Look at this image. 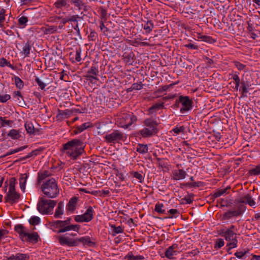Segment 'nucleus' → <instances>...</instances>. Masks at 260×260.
Here are the masks:
<instances>
[{"label": "nucleus", "instance_id": "obj_1", "mask_svg": "<svg viewBox=\"0 0 260 260\" xmlns=\"http://www.w3.org/2000/svg\"><path fill=\"white\" fill-rule=\"evenodd\" d=\"M84 143L81 140L74 139L63 144L61 150L73 159H76L84 152Z\"/></svg>", "mask_w": 260, "mask_h": 260}, {"label": "nucleus", "instance_id": "obj_2", "mask_svg": "<svg viewBox=\"0 0 260 260\" xmlns=\"http://www.w3.org/2000/svg\"><path fill=\"white\" fill-rule=\"evenodd\" d=\"M41 189L43 193L49 198H55L59 193L57 183L53 178L45 180L41 185Z\"/></svg>", "mask_w": 260, "mask_h": 260}, {"label": "nucleus", "instance_id": "obj_3", "mask_svg": "<svg viewBox=\"0 0 260 260\" xmlns=\"http://www.w3.org/2000/svg\"><path fill=\"white\" fill-rule=\"evenodd\" d=\"M71 218L68 217L65 220H55L51 223V226L55 229H58L57 233H64L70 231H74L78 232L80 225L78 224H71Z\"/></svg>", "mask_w": 260, "mask_h": 260}, {"label": "nucleus", "instance_id": "obj_4", "mask_svg": "<svg viewBox=\"0 0 260 260\" xmlns=\"http://www.w3.org/2000/svg\"><path fill=\"white\" fill-rule=\"evenodd\" d=\"M56 201L48 200L41 198L37 205L38 210L42 214H52L53 209L56 205Z\"/></svg>", "mask_w": 260, "mask_h": 260}, {"label": "nucleus", "instance_id": "obj_5", "mask_svg": "<svg viewBox=\"0 0 260 260\" xmlns=\"http://www.w3.org/2000/svg\"><path fill=\"white\" fill-rule=\"evenodd\" d=\"M77 234H66L58 237V240L59 244L62 246L69 247L77 246V238H75Z\"/></svg>", "mask_w": 260, "mask_h": 260}, {"label": "nucleus", "instance_id": "obj_6", "mask_svg": "<svg viewBox=\"0 0 260 260\" xmlns=\"http://www.w3.org/2000/svg\"><path fill=\"white\" fill-rule=\"evenodd\" d=\"M136 120V117L132 113H123L119 118L118 126L127 128Z\"/></svg>", "mask_w": 260, "mask_h": 260}, {"label": "nucleus", "instance_id": "obj_7", "mask_svg": "<svg viewBox=\"0 0 260 260\" xmlns=\"http://www.w3.org/2000/svg\"><path fill=\"white\" fill-rule=\"evenodd\" d=\"M104 138L106 142L115 144L120 141H124L126 138L122 132L118 130H114L112 133L107 134Z\"/></svg>", "mask_w": 260, "mask_h": 260}, {"label": "nucleus", "instance_id": "obj_8", "mask_svg": "<svg viewBox=\"0 0 260 260\" xmlns=\"http://www.w3.org/2000/svg\"><path fill=\"white\" fill-rule=\"evenodd\" d=\"M159 130V123L154 119L147 118V138L157 136Z\"/></svg>", "mask_w": 260, "mask_h": 260}, {"label": "nucleus", "instance_id": "obj_9", "mask_svg": "<svg viewBox=\"0 0 260 260\" xmlns=\"http://www.w3.org/2000/svg\"><path fill=\"white\" fill-rule=\"evenodd\" d=\"M84 16H80L78 15H71L70 23L72 27L76 31L77 36H81L80 26L83 25Z\"/></svg>", "mask_w": 260, "mask_h": 260}, {"label": "nucleus", "instance_id": "obj_10", "mask_svg": "<svg viewBox=\"0 0 260 260\" xmlns=\"http://www.w3.org/2000/svg\"><path fill=\"white\" fill-rule=\"evenodd\" d=\"M181 102L182 107L180 109L181 113H184L189 110L192 108L193 102L188 96H179V101Z\"/></svg>", "mask_w": 260, "mask_h": 260}, {"label": "nucleus", "instance_id": "obj_11", "mask_svg": "<svg viewBox=\"0 0 260 260\" xmlns=\"http://www.w3.org/2000/svg\"><path fill=\"white\" fill-rule=\"evenodd\" d=\"M20 197V194L17 192L16 189H9L4 198L5 202L13 205L19 202Z\"/></svg>", "mask_w": 260, "mask_h": 260}, {"label": "nucleus", "instance_id": "obj_12", "mask_svg": "<svg viewBox=\"0 0 260 260\" xmlns=\"http://www.w3.org/2000/svg\"><path fill=\"white\" fill-rule=\"evenodd\" d=\"M99 72L98 68L96 66L92 64L90 69L87 72L86 74L84 75V77L87 80L92 82L93 80H99L97 77L98 75H99Z\"/></svg>", "mask_w": 260, "mask_h": 260}, {"label": "nucleus", "instance_id": "obj_13", "mask_svg": "<svg viewBox=\"0 0 260 260\" xmlns=\"http://www.w3.org/2000/svg\"><path fill=\"white\" fill-rule=\"evenodd\" d=\"M237 203L239 204H248L251 207H254L256 205L255 202L252 198L250 193L245 194L240 197L237 200Z\"/></svg>", "mask_w": 260, "mask_h": 260}, {"label": "nucleus", "instance_id": "obj_14", "mask_svg": "<svg viewBox=\"0 0 260 260\" xmlns=\"http://www.w3.org/2000/svg\"><path fill=\"white\" fill-rule=\"evenodd\" d=\"M219 234L223 237L227 241H231L237 239V234L234 231H226L224 229H221L219 231Z\"/></svg>", "mask_w": 260, "mask_h": 260}, {"label": "nucleus", "instance_id": "obj_15", "mask_svg": "<svg viewBox=\"0 0 260 260\" xmlns=\"http://www.w3.org/2000/svg\"><path fill=\"white\" fill-rule=\"evenodd\" d=\"M39 235L37 232H34L30 233L27 232L23 241L36 244L39 241Z\"/></svg>", "mask_w": 260, "mask_h": 260}, {"label": "nucleus", "instance_id": "obj_16", "mask_svg": "<svg viewBox=\"0 0 260 260\" xmlns=\"http://www.w3.org/2000/svg\"><path fill=\"white\" fill-rule=\"evenodd\" d=\"M186 172L182 169L172 171V179L174 180H182L186 177Z\"/></svg>", "mask_w": 260, "mask_h": 260}, {"label": "nucleus", "instance_id": "obj_17", "mask_svg": "<svg viewBox=\"0 0 260 260\" xmlns=\"http://www.w3.org/2000/svg\"><path fill=\"white\" fill-rule=\"evenodd\" d=\"M78 198H72L66 206V211L68 213H73L76 209Z\"/></svg>", "mask_w": 260, "mask_h": 260}, {"label": "nucleus", "instance_id": "obj_18", "mask_svg": "<svg viewBox=\"0 0 260 260\" xmlns=\"http://www.w3.org/2000/svg\"><path fill=\"white\" fill-rule=\"evenodd\" d=\"M73 113V110L66 109L65 110H58L56 118L58 120L68 118Z\"/></svg>", "mask_w": 260, "mask_h": 260}, {"label": "nucleus", "instance_id": "obj_19", "mask_svg": "<svg viewBox=\"0 0 260 260\" xmlns=\"http://www.w3.org/2000/svg\"><path fill=\"white\" fill-rule=\"evenodd\" d=\"M164 102L156 103L150 107L147 110L148 111V114L155 115L156 112L159 110L164 108Z\"/></svg>", "mask_w": 260, "mask_h": 260}, {"label": "nucleus", "instance_id": "obj_20", "mask_svg": "<svg viewBox=\"0 0 260 260\" xmlns=\"http://www.w3.org/2000/svg\"><path fill=\"white\" fill-rule=\"evenodd\" d=\"M178 248L177 244H174L169 247L165 252V256L168 258H172L174 255L177 254V251L175 249Z\"/></svg>", "mask_w": 260, "mask_h": 260}, {"label": "nucleus", "instance_id": "obj_21", "mask_svg": "<svg viewBox=\"0 0 260 260\" xmlns=\"http://www.w3.org/2000/svg\"><path fill=\"white\" fill-rule=\"evenodd\" d=\"M8 260H28L29 258L28 254L18 253L16 255L12 254L9 256H6Z\"/></svg>", "mask_w": 260, "mask_h": 260}, {"label": "nucleus", "instance_id": "obj_22", "mask_svg": "<svg viewBox=\"0 0 260 260\" xmlns=\"http://www.w3.org/2000/svg\"><path fill=\"white\" fill-rule=\"evenodd\" d=\"M64 213V204L60 201L58 203L57 208L55 209L54 217L55 218H61Z\"/></svg>", "mask_w": 260, "mask_h": 260}, {"label": "nucleus", "instance_id": "obj_23", "mask_svg": "<svg viewBox=\"0 0 260 260\" xmlns=\"http://www.w3.org/2000/svg\"><path fill=\"white\" fill-rule=\"evenodd\" d=\"M147 81L149 82V83L147 84V87L151 88V90L157 88L156 85L158 83V78L156 75H152L151 78H150L149 80H147Z\"/></svg>", "mask_w": 260, "mask_h": 260}, {"label": "nucleus", "instance_id": "obj_24", "mask_svg": "<svg viewBox=\"0 0 260 260\" xmlns=\"http://www.w3.org/2000/svg\"><path fill=\"white\" fill-rule=\"evenodd\" d=\"M14 230L19 235L20 239L23 240L24 237L27 232L24 226L21 224H18L15 226Z\"/></svg>", "mask_w": 260, "mask_h": 260}, {"label": "nucleus", "instance_id": "obj_25", "mask_svg": "<svg viewBox=\"0 0 260 260\" xmlns=\"http://www.w3.org/2000/svg\"><path fill=\"white\" fill-rule=\"evenodd\" d=\"M24 126L27 133L30 135H36L39 132V130L36 129L33 124L30 122L27 121L25 123Z\"/></svg>", "mask_w": 260, "mask_h": 260}, {"label": "nucleus", "instance_id": "obj_26", "mask_svg": "<svg viewBox=\"0 0 260 260\" xmlns=\"http://www.w3.org/2000/svg\"><path fill=\"white\" fill-rule=\"evenodd\" d=\"M82 215L85 222H89L91 221L93 219V210L92 207H89L86 212Z\"/></svg>", "mask_w": 260, "mask_h": 260}, {"label": "nucleus", "instance_id": "obj_27", "mask_svg": "<svg viewBox=\"0 0 260 260\" xmlns=\"http://www.w3.org/2000/svg\"><path fill=\"white\" fill-rule=\"evenodd\" d=\"M51 174L48 171H44L42 172H39L38 173L37 183L40 184L41 182L46 180V179L50 176Z\"/></svg>", "mask_w": 260, "mask_h": 260}, {"label": "nucleus", "instance_id": "obj_28", "mask_svg": "<svg viewBox=\"0 0 260 260\" xmlns=\"http://www.w3.org/2000/svg\"><path fill=\"white\" fill-rule=\"evenodd\" d=\"M239 216L238 213L235 210H229L225 212L222 216V219L224 220H229L234 217Z\"/></svg>", "mask_w": 260, "mask_h": 260}, {"label": "nucleus", "instance_id": "obj_29", "mask_svg": "<svg viewBox=\"0 0 260 260\" xmlns=\"http://www.w3.org/2000/svg\"><path fill=\"white\" fill-rule=\"evenodd\" d=\"M80 243H82L83 245L91 246L94 244V242L91 241L89 237H84L81 238H77V246L79 245Z\"/></svg>", "mask_w": 260, "mask_h": 260}, {"label": "nucleus", "instance_id": "obj_30", "mask_svg": "<svg viewBox=\"0 0 260 260\" xmlns=\"http://www.w3.org/2000/svg\"><path fill=\"white\" fill-rule=\"evenodd\" d=\"M175 84H176V83H175V84H170L169 85H165L164 86H162V87L161 88H159V89H157L156 91H155L154 92V93H153L154 95L153 96L151 97L150 96L149 98L150 99V98L155 99V98H157L159 97L160 95H158V93H159L160 92H162L163 91L167 90L170 87L173 86Z\"/></svg>", "mask_w": 260, "mask_h": 260}, {"label": "nucleus", "instance_id": "obj_31", "mask_svg": "<svg viewBox=\"0 0 260 260\" xmlns=\"http://www.w3.org/2000/svg\"><path fill=\"white\" fill-rule=\"evenodd\" d=\"M8 136L10 137L12 139L17 140L19 139L21 136L18 130L12 129L9 132Z\"/></svg>", "mask_w": 260, "mask_h": 260}, {"label": "nucleus", "instance_id": "obj_32", "mask_svg": "<svg viewBox=\"0 0 260 260\" xmlns=\"http://www.w3.org/2000/svg\"><path fill=\"white\" fill-rule=\"evenodd\" d=\"M28 176L26 174H21L19 178V185L21 189L24 191Z\"/></svg>", "mask_w": 260, "mask_h": 260}, {"label": "nucleus", "instance_id": "obj_33", "mask_svg": "<svg viewBox=\"0 0 260 260\" xmlns=\"http://www.w3.org/2000/svg\"><path fill=\"white\" fill-rule=\"evenodd\" d=\"M124 259L126 260H143L144 259V257L142 255H135L133 252H129L124 256Z\"/></svg>", "mask_w": 260, "mask_h": 260}, {"label": "nucleus", "instance_id": "obj_34", "mask_svg": "<svg viewBox=\"0 0 260 260\" xmlns=\"http://www.w3.org/2000/svg\"><path fill=\"white\" fill-rule=\"evenodd\" d=\"M54 6L56 9H61L63 7H68L69 5L67 0H57Z\"/></svg>", "mask_w": 260, "mask_h": 260}, {"label": "nucleus", "instance_id": "obj_35", "mask_svg": "<svg viewBox=\"0 0 260 260\" xmlns=\"http://www.w3.org/2000/svg\"><path fill=\"white\" fill-rule=\"evenodd\" d=\"M124 61L128 64H132L133 62L134 61V54L133 52H130L129 53H125L124 55Z\"/></svg>", "mask_w": 260, "mask_h": 260}, {"label": "nucleus", "instance_id": "obj_36", "mask_svg": "<svg viewBox=\"0 0 260 260\" xmlns=\"http://www.w3.org/2000/svg\"><path fill=\"white\" fill-rule=\"evenodd\" d=\"M89 127V123H84L82 124L81 125L76 126L75 127V130L74 131V133L75 134L77 135L79 133H81L83 131L87 128Z\"/></svg>", "mask_w": 260, "mask_h": 260}, {"label": "nucleus", "instance_id": "obj_37", "mask_svg": "<svg viewBox=\"0 0 260 260\" xmlns=\"http://www.w3.org/2000/svg\"><path fill=\"white\" fill-rule=\"evenodd\" d=\"M31 46L30 42H26L23 47L21 53L24 55L25 57H28L30 54V50Z\"/></svg>", "mask_w": 260, "mask_h": 260}, {"label": "nucleus", "instance_id": "obj_38", "mask_svg": "<svg viewBox=\"0 0 260 260\" xmlns=\"http://www.w3.org/2000/svg\"><path fill=\"white\" fill-rule=\"evenodd\" d=\"M27 147V145L23 146L20 147H19L18 148L15 149L14 150H10V151L8 152L6 154H4L1 156V158H4L6 157L7 156H8L9 155H11L13 154H14L15 153L18 152L19 151H22Z\"/></svg>", "mask_w": 260, "mask_h": 260}, {"label": "nucleus", "instance_id": "obj_39", "mask_svg": "<svg viewBox=\"0 0 260 260\" xmlns=\"http://www.w3.org/2000/svg\"><path fill=\"white\" fill-rule=\"evenodd\" d=\"M111 227L113 230V236H115L116 234L122 233L123 232V228L121 226H116L115 225L112 224L111 225Z\"/></svg>", "mask_w": 260, "mask_h": 260}, {"label": "nucleus", "instance_id": "obj_40", "mask_svg": "<svg viewBox=\"0 0 260 260\" xmlns=\"http://www.w3.org/2000/svg\"><path fill=\"white\" fill-rule=\"evenodd\" d=\"M241 89H240V91H241L242 94L241 97H246V93L248 92V87H247L245 81L241 82Z\"/></svg>", "mask_w": 260, "mask_h": 260}, {"label": "nucleus", "instance_id": "obj_41", "mask_svg": "<svg viewBox=\"0 0 260 260\" xmlns=\"http://www.w3.org/2000/svg\"><path fill=\"white\" fill-rule=\"evenodd\" d=\"M5 66H8L12 69H14L13 65L11 64L9 61H8L6 58L4 57L0 58V67H4Z\"/></svg>", "mask_w": 260, "mask_h": 260}, {"label": "nucleus", "instance_id": "obj_42", "mask_svg": "<svg viewBox=\"0 0 260 260\" xmlns=\"http://www.w3.org/2000/svg\"><path fill=\"white\" fill-rule=\"evenodd\" d=\"M232 78L234 80L235 83V89L238 90L240 84V79L238 74H235L232 75Z\"/></svg>", "mask_w": 260, "mask_h": 260}, {"label": "nucleus", "instance_id": "obj_43", "mask_svg": "<svg viewBox=\"0 0 260 260\" xmlns=\"http://www.w3.org/2000/svg\"><path fill=\"white\" fill-rule=\"evenodd\" d=\"M35 81L37 83L38 85H39V87L42 90H44L45 89V86L49 84V82H44L42 81L39 77H36L35 78Z\"/></svg>", "mask_w": 260, "mask_h": 260}, {"label": "nucleus", "instance_id": "obj_44", "mask_svg": "<svg viewBox=\"0 0 260 260\" xmlns=\"http://www.w3.org/2000/svg\"><path fill=\"white\" fill-rule=\"evenodd\" d=\"M12 123L13 121L6 120L5 117H0V124L2 127L10 126Z\"/></svg>", "mask_w": 260, "mask_h": 260}, {"label": "nucleus", "instance_id": "obj_45", "mask_svg": "<svg viewBox=\"0 0 260 260\" xmlns=\"http://www.w3.org/2000/svg\"><path fill=\"white\" fill-rule=\"evenodd\" d=\"M69 1L72 5L77 7L79 10L82 9V6L83 5L82 0H69Z\"/></svg>", "mask_w": 260, "mask_h": 260}, {"label": "nucleus", "instance_id": "obj_46", "mask_svg": "<svg viewBox=\"0 0 260 260\" xmlns=\"http://www.w3.org/2000/svg\"><path fill=\"white\" fill-rule=\"evenodd\" d=\"M224 245V241L223 239L219 238L216 240L214 248L218 249L221 248Z\"/></svg>", "mask_w": 260, "mask_h": 260}, {"label": "nucleus", "instance_id": "obj_47", "mask_svg": "<svg viewBox=\"0 0 260 260\" xmlns=\"http://www.w3.org/2000/svg\"><path fill=\"white\" fill-rule=\"evenodd\" d=\"M14 80H15V85L18 88L21 89L23 87V86H24L23 82L19 77H18L17 76H15Z\"/></svg>", "mask_w": 260, "mask_h": 260}, {"label": "nucleus", "instance_id": "obj_48", "mask_svg": "<svg viewBox=\"0 0 260 260\" xmlns=\"http://www.w3.org/2000/svg\"><path fill=\"white\" fill-rule=\"evenodd\" d=\"M249 173L252 175H258L260 174V164L255 167L249 170Z\"/></svg>", "mask_w": 260, "mask_h": 260}, {"label": "nucleus", "instance_id": "obj_49", "mask_svg": "<svg viewBox=\"0 0 260 260\" xmlns=\"http://www.w3.org/2000/svg\"><path fill=\"white\" fill-rule=\"evenodd\" d=\"M98 34L93 30H90V32L89 35L88 36V39L89 41H95L98 40Z\"/></svg>", "mask_w": 260, "mask_h": 260}, {"label": "nucleus", "instance_id": "obj_50", "mask_svg": "<svg viewBox=\"0 0 260 260\" xmlns=\"http://www.w3.org/2000/svg\"><path fill=\"white\" fill-rule=\"evenodd\" d=\"M243 204H240L238 205L237 210H236L239 216H241L246 209V206Z\"/></svg>", "mask_w": 260, "mask_h": 260}, {"label": "nucleus", "instance_id": "obj_51", "mask_svg": "<svg viewBox=\"0 0 260 260\" xmlns=\"http://www.w3.org/2000/svg\"><path fill=\"white\" fill-rule=\"evenodd\" d=\"M199 38L201 39L202 41L209 43H212L215 41L211 37L208 36L203 35L199 37Z\"/></svg>", "mask_w": 260, "mask_h": 260}, {"label": "nucleus", "instance_id": "obj_52", "mask_svg": "<svg viewBox=\"0 0 260 260\" xmlns=\"http://www.w3.org/2000/svg\"><path fill=\"white\" fill-rule=\"evenodd\" d=\"M230 188V187H228L226 188L222 189H219L217 190L213 194V196L215 198H218L222 195H223L224 193H225L228 189Z\"/></svg>", "mask_w": 260, "mask_h": 260}, {"label": "nucleus", "instance_id": "obj_53", "mask_svg": "<svg viewBox=\"0 0 260 260\" xmlns=\"http://www.w3.org/2000/svg\"><path fill=\"white\" fill-rule=\"evenodd\" d=\"M17 183L16 179L15 177H12L9 180V189H15V185Z\"/></svg>", "mask_w": 260, "mask_h": 260}, {"label": "nucleus", "instance_id": "obj_54", "mask_svg": "<svg viewBox=\"0 0 260 260\" xmlns=\"http://www.w3.org/2000/svg\"><path fill=\"white\" fill-rule=\"evenodd\" d=\"M146 150V145L138 144L137 147V151L141 154H145Z\"/></svg>", "mask_w": 260, "mask_h": 260}, {"label": "nucleus", "instance_id": "obj_55", "mask_svg": "<svg viewBox=\"0 0 260 260\" xmlns=\"http://www.w3.org/2000/svg\"><path fill=\"white\" fill-rule=\"evenodd\" d=\"M6 10L4 9H2L0 11V27H3V23L5 20V13Z\"/></svg>", "mask_w": 260, "mask_h": 260}, {"label": "nucleus", "instance_id": "obj_56", "mask_svg": "<svg viewBox=\"0 0 260 260\" xmlns=\"http://www.w3.org/2000/svg\"><path fill=\"white\" fill-rule=\"evenodd\" d=\"M40 222V219L38 216H33L29 220L30 224L35 225L38 224Z\"/></svg>", "mask_w": 260, "mask_h": 260}, {"label": "nucleus", "instance_id": "obj_57", "mask_svg": "<svg viewBox=\"0 0 260 260\" xmlns=\"http://www.w3.org/2000/svg\"><path fill=\"white\" fill-rule=\"evenodd\" d=\"M247 252L248 251L246 250L237 251L235 253L234 255L238 258L244 259L245 258V255Z\"/></svg>", "mask_w": 260, "mask_h": 260}, {"label": "nucleus", "instance_id": "obj_58", "mask_svg": "<svg viewBox=\"0 0 260 260\" xmlns=\"http://www.w3.org/2000/svg\"><path fill=\"white\" fill-rule=\"evenodd\" d=\"M132 175L133 176V177L138 179L139 180V182H142V181L144 180V176H143L142 174L140 173H139L138 172H132Z\"/></svg>", "mask_w": 260, "mask_h": 260}, {"label": "nucleus", "instance_id": "obj_59", "mask_svg": "<svg viewBox=\"0 0 260 260\" xmlns=\"http://www.w3.org/2000/svg\"><path fill=\"white\" fill-rule=\"evenodd\" d=\"M163 206H164L162 204H156L155 207V211L159 213H165L166 211L164 209H162Z\"/></svg>", "mask_w": 260, "mask_h": 260}, {"label": "nucleus", "instance_id": "obj_60", "mask_svg": "<svg viewBox=\"0 0 260 260\" xmlns=\"http://www.w3.org/2000/svg\"><path fill=\"white\" fill-rule=\"evenodd\" d=\"M168 213H170V215H169V218H173L177 217L178 216L179 213L178 210L175 209H171L169 211Z\"/></svg>", "mask_w": 260, "mask_h": 260}, {"label": "nucleus", "instance_id": "obj_61", "mask_svg": "<svg viewBox=\"0 0 260 260\" xmlns=\"http://www.w3.org/2000/svg\"><path fill=\"white\" fill-rule=\"evenodd\" d=\"M39 152L38 149H36L32 151L31 152L29 153L26 156L24 157L21 158V160H25L27 158H28L34 155L36 156L38 155Z\"/></svg>", "mask_w": 260, "mask_h": 260}, {"label": "nucleus", "instance_id": "obj_62", "mask_svg": "<svg viewBox=\"0 0 260 260\" xmlns=\"http://www.w3.org/2000/svg\"><path fill=\"white\" fill-rule=\"evenodd\" d=\"M184 47L192 50H197L199 49L198 45H196L195 43H189L188 44H185Z\"/></svg>", "mask_w": 260, "mask_h": 260}, {"label": "nucleus", "instance_id": "obj_63", "mask_svg": "<svg viewBox=\"0 0 260 260\" xmlns=\"http://www.w3.org/2000/svg\"><path fill=\"white\" fill-rule=\"evenodd\" d=\"M28 21V18L26 16H22L18 19V23L20 25H25Z\"/></svg>", "mask_w": 260, "mask_h": 260}, {"label": "nucleus", "instance_id": "obj_64", "mask_svg": "<svg viewBox=\"0 0 260 260\" xmlns=\"http://www.w3.org/2000/svg\"><path fill=\"white\" fill-rule=\"evenodd\" d=\"M233 63L235 66V67L237 68V69L239 71H242L246 67V66L240 63L238 61H234Z\"/></svg>", "mask_w": 260, "mask_h": 260}]
</instances>
